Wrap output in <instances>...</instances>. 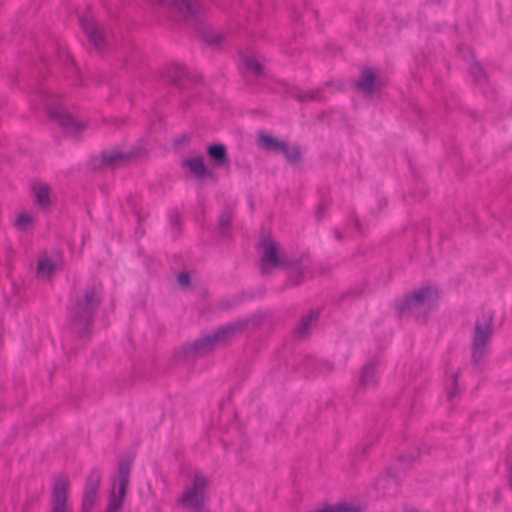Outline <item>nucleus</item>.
<instances>
[{"label":"nucleus","mask_w":512,"mask_h":512,"mask_svg":"<svg viewBox=\"0 0 512 512\" xmlns=\"http://www.w3.org/2000/svg\"><path fill=\"white\" fill-rule=\"evenodd\" d=\"M103 288L101 284L86 287L69 308L73 329L85 334L96 310L102 302Z\"/></svg>","instance_id":"f257e3e1"},{"label":"nucleus","mask_w":512,"mask_h":512,"mask_svg":"<svg viewBox=\"0 0 512 512\" xmlns=\"http://www.w3.org/2000/svg\"><path fill=\"white\" fill-rule=\"evenodd\" d=\"M494 333V316L491 311L478 316L471 343V357L476 365H482L489 354L490 343Z\"/></svg>","instance_id":"f03ea898"},{"label":"nucleus","mask_w":512,"mask_h":512,"mask_svg":"<svg viewBox=\"0 0 512 512\" xmlns=\"http://www.w3.org/2000/svg\"><path fill=\"white\" fill-rule=\"evenodd\" d=\"M208 492V477L200 471H194L188 478L178 503L187 510L202 512Z\"/></svg>","instance_id":"7ed1b4c3"},{"label":"nucleus","mask_w":512,"mask_h":512,"mask_svg":"<svg viewBox=\"0 0 512 512\" xmlns=\"http://www.w3.org/2000/svg\"><path fill=\"white\" fill-rule=\"evenodd\" d=\"M439 291L436 287H421L407 295L398 305L400 314H412L416 317L425 316L437 303Z\"/></svg>","instance_id":"20e7f679"},{"label":"nucleus","mask_w":512,"mask_h":512,"mask_svg":"<svg viewBox=\"0 0 512 512\" xmlns=\"http://www.w3.org/2000/svg\"><path fill=\"white\" fill-rule=\"evenodd\" d=\"M130 471L131 466L129 462H121L119 464L105 512H119L121 509L129 485Z\"/></svg>","instance_id":"39448f33"},{"label":"nucleus","mask_w":512,"mask_h":512,"mask_svg":"<svg viewBox=\"0 0 512 512\" xmlns=\"http://www.w3.org/2000/svg\"><path fill=\"white\" fill-rule=\"evenodd\" d=\"M70 480L67 476H59L55 479L51 494L50 512H73L69 501Z\"/></svg>","instance_id":"423d86ee"},{"label":"nucleus","mask_w":512,"mask_h":512,"mask_svg":"<svg viewBox=\"0 0 512 512\" xmlns=\"http://www.w3.org/2000/svg\"><path fill=\"white\" fill-rule=\"evenodd\" d=\"M44 106L49 115L58 119L60 125L63 127V129L68 135L76 137L86 129L87 125L85 122L66 113L64 110L60 108H52L50 106V96H45Z\"/></svg>","instance_id":"0eeeda50"},{"label":"nucleus","mask_w":512,"mask_h":512,"mask_svg":"<svg viewBox=\"0 0 512 512\" xmlns=\"http://www.w3.org/2000/svg\"><path fill=\"white\" fill-rule=\"evenodd\" d=\"M235 333V327L229 325L222 327L213 334L198 339L194 343V350L200 353H206L217 345L224 344Z\"/></svg>","instance_id":"6e6552de"},{"label":"nucleus","mask_w":512,"mask_h":512,"mask_svg":"<svg viewBox=\"0 0 512 512\" xmlns=\"http://www.w3.org/2000/svg\"><path fill=\"white\" fill-rule=\"evenodd\" d=\"M260 246L262 248L261 268L263 272L267 268H276L284 263L285 258L272 238H264Z\"/></svg>","instance_id":"1a4fd4ad"},{"label":"nucleus","mask_w":512,"mask_h":512,"mask_svg":"<svg viewBox=\"0 0 512 512\" xmlns=\"http://www.w3.org/2000/svg\"><path fill=\"white\" fill-rule=\"evenodd\" d=\"M101 482V475L93 471L86 480V485L82 497L81 512H92L97 500L98 489Z\"/></svg>","instance_id":"9d476101"},{"label":"nucleus","mask_w":512,"mask_h":512,"mask_svg":"<svg viewBox=\"0 0 512 512\" xmlns=\"http://www.w3.org/2000/svg\"><path fill=\"white\" fill-rule=\"evenodd\" d=\"M157 3L184 16H195L202 11L198 0H157Z\"/></svg>","instance_id":"9b49d317"},{"label":"nucleus","mask_w":512,"mask_h":512,"mask_svg":"<svg viewBox=\"0 0 512 512\" xmlns=\"http://www.w3.org/2000/svg\"><path fill=\"white\" fill-rule=\"evenodd\" d=\"M80 24L97 50H103L106 46V36L102 30L95 24L92 17H83L80 19Z\"/></svg>","instance_id":"f8f14e48"},{"label":"nucleus","mask_w":512,"mask_h":512,"mask_svg":"<svg viewBox=\"0 0 512 512\" xmlns=\"http://www.w3.org/2000/svg\"><path fill=\"white\" fill-rule=\"evenodd\" d=\"M383 85L381 79L371 68H365L357 82V87L364 93H372Z\"/></svg>","instance_id":"ddd939ff"},{"label":"nucleus","mask_w":512,"mask_h":512,"mask_svg":"<svg viewBox=\"0 0 512 512\" xmlns=\"http://www.w3.org/2000/svg\"><path fill=\"white\" fill-rule=\"evenodd\" d=\"M183 163L184 166H186L197 178H204L211 174L208 171L202 157L186 159Z\"/></svg>","instance_id":"4468645a"},{"label":"nucleus","mask_w":512,"mask_h":512,"mask_svg":"<svg viewBox=\"0 0 512 512\" xmlns=\"http://www.w3.org/2000/svg\"><path fill=\"white\" fill-rule=\"evenodd\" d=\"M207 152L216 165H228L229 157L223 144H215L208 147Z\"/></svg>","instance_id":"2eb2a0df"},{"label":"nucleus","mask_w":512,"mask_h":512,"mask_svg":"<svg viewBox=\"0 0 512 512\" xmlns=\"http://www.w3.org/2000/svg\"><path fill=\"white\" fill-rule=\"evenodd\" d=\"M377 382L376 368L374 364H368L363 367L359 378V385L363 389L373 387Z\"/></svg>","instance_id":"dca6fc26"},{"label":"nucleus","mask_w":512,"mask_h":512,"mask_svg":"<svg viewBox=\"0 0 512 512\" xmlns=\"http://www.w3.org/2000/svg\"><path fill=\"white\" fill-rule=\"evenodd\" d=\"M33 193L37 204L41 207L50 205V188L44 183H38L33 186Z\"/></svg>","instance_id":"f3484780"},{"label":"nucleus","mask_w":512,"mask_h":512,"mask_svg":"<svg viewBox=\"0 0 512 512\" xmlns=\"http://www.w3.org/2000/svg\"><path fill=\"white\" fill-rule=\"evenodd\" d=\"M129 155L116 151L104 152L102 154V161L105 165H120L129 160Z\"/></svg>","instance_id":"a211bd4d"},{"label":"nucleus","mask_w":512,"mask_h":512,"mask_svg":"<svg viewBox=\"0 0 512 512\" xmlns=\"http://www.w3.org/2000/svg\"><path fill=\"white\" fill-rule=\"evenodd\" d=\"M55 263L47 257L39 260L37 266V274L41 278H49L55 271Z\"/></svg>","instance_id":"6ab92c4d"},{"label":"nucleus","mask_w":512,"mask_h":512,"mask_svg":"<svg viewBox=\"0 0 512 512\" xmlns=\"http://www.w3.org/2000/svg\"><path fill=\"white\" fill-rule=\"evenodd\" d=\"M317 312H311L301 319L299 326L297 327V335L299 337H305L308 333L310 325L318 319Z\"/></svg>","instance_id":"aec40b11"},{"label":"nucleus","mask_w":512,"mask_h":512,"mask_svg":"<svg viewBox=\"0 0 512 512\" xmlns=\"http://www.w3.org/2000/svg\"><path fill=\"white\" fill-rule=\"evenodd\" d=\"M34 219L32 214L26 212L20 213L16 218L15 226L21 231H27L33 227Z\"/></svg>","instance_id":"412c9836"},{"label":"nucleus","mask_w":512,"mask_h":512,"mask_svg":"<svg viewBox=\"0 0 512 512\" xmlns=\"http://www.w3.org/2000/svg\"><path fill=\"white\" fill-rule=\"evenodd\" d=\"M244 65L248 71L256 75H260L262 72V65L258 61L257 57L254 54L243 56L242 57Z\"/></svg>","instance_id":"4be33fe9"},{"label":"nucleus","mask_w":512,"mask_h":512,"mask_svg":"<svg viewBox=\"0 0 512 512\" xmlns=\"http://www.w3.org/2000/svg\"><path fill=\"white\" fill-rule=\"evenodd\" d=\"M260 139L264 145L266 150H274L279 151L284 148L285 142L278 141L277 139L269 136V135H261Z\"/></svg>","instance_id":"5701e85b"},{"label":"nucleus","mask_w":512,"mask_h":512,"mask_svg":"<svg viewBox=\"0 0 512 512\" xmlns=\"http://www.w3.org/2000/svg\"><path fill=\"white\" fill-rule=\"evenodd\" d=\"M280 152L284 154L289 162H296L300 159L299 150L296 147H290L286 142Z\"/></svg>","instance_id":"b1692460"},{"label":"nucleus","mask_w":512,"mask_h":512,"mask_svg":"<svg viewBox=\"0 0 512 512\" xmlns=\"http://www.w3.org/2000/svg\"><path fill=\"white\" fill-rule=\"evenodd\" d=\"M319 92L318 91H310L305 93H300L297 95V98L299 101H306V100H316L319 98Z\"/></svg>","instance_id":"393cba45"},{"label":"nucleus","mask_w":512,"mask_h":512,"mask_svg":"<svg viewBox=\"0 0 512 512\" xmlns=\"http://www.w3.org/2000/svg\"><path fill=\"white\" fill-rule=\"evenodd\" d=\"M231 221V216L229 213L225 212L220 217V225L224 229L229 226Z\"/></svg>","instance_id":"a878e982"},{"label":"nucleus","mask_w":512,"mask_h":512,"mask_svg":"<svg viewBox=\"0 0 512 512\" xmlns=\"http://www.w3.org/2000/svg\"><path fill=\"white\" fill-rule=\"evenodd\" d=\"M190 281V277L187 273H181L178 275V282L181 286L185 287L188 286Z\"/></svg>","instance_id":"bb28decb"},{"label":"nucleus","mask_w":512,"mask_h":512,"mask_svg":"<svg viewBox=\"0 0 512 512\" xmlns=\"http://www.w3.org/2000/svg\"><path fill=\"white\" fill-rule=\"evenodd\" d=\"M471 70L474 71V72H479V73L482 72L481 67L478 66V65L472 66Z\"/></svg>","instance_id":"cd10ccee"},{"label":"nucleus","mask_w":512,"mask_h":512,"mask_svg":"<svg viewBox=\"0 0 512 512\" xmlns=\"http://www.w3.org/2000/svg\"><path fill=\"white\" fill-rule=\"evenodd\" d=\"M221 39H222V37H221V36H218L217 38L213 39L212 41H213L214 43H220V42H221Z\"/></svg>","instance_id":"c85d7f7f"},{"label":"nucleus","mask_w":512,"mask_h":512,"mask_svg":"<svg viewBox=\"0 0 512 512\" xmlns=\"http://www.w3.org/2000/svg\"><path fill=\"white\" fill-rule=\"evenodd\" d=\"M509 482H510V486L512 488V469L509 472Z\"/></svg>","instance_id":"c756f323"},{"label":"nucleus","mask_w":512,"mask_h":512,"mask_svg":"<svg viewBox=\"0 0 512 512\" xmlns=\"http://www.w3.org/2000/svg\"><path fill=\"white\" fill-rule=\"evenodd\" d=\"M455 390H453L452 392H450L449 394V398L452 399L454 396H455Z\"/></svg>","instance_id":"7c9ffc66"}]
</instances>
